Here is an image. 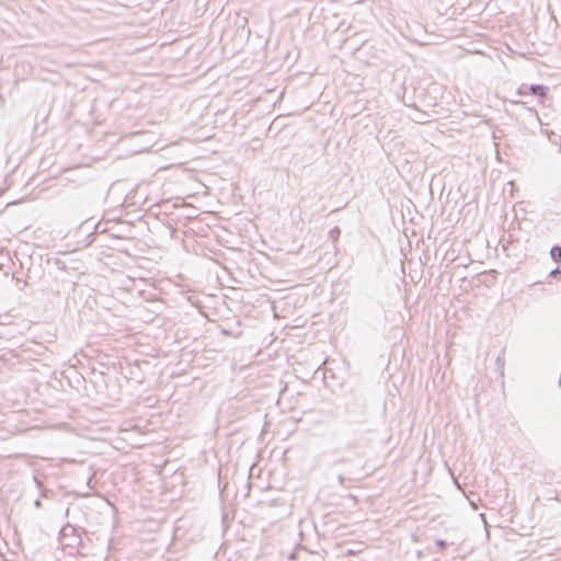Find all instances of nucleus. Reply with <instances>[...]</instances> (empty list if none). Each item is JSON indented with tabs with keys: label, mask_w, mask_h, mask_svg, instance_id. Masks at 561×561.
I'll list each match as a JSON object with an SVG mask.
<instances>
[{
	"label": "nucleus",
	"mask_w": 561,
	"mask_h": 561,
	"mask_svg": "<svg viewBox=\"0 0 561 561\" xmlns=\"http://www.w3.org/2000/svg\"><path fill=\"white\" fill-rule=\"evenodd\" d=\"M550 253L554 261L561 263V247H553Z\"/></svg>",
	"instance_id": "2"
},
{
	"label": "nucleus",
	"mask_w": 561,
	"mask_h": 561,
	"mask_svg": "<svg viewBox=\"0 0 561 561\" xmlns=\"http://www.w3.org/2000/svg\"><path fill=\"white\" fill-rule=\"evenodd\" d=\"M531 93L543 98L546 95V88L542 85H533L530 88Z\"/></svg>",
	"instance_id": "1"
}]
</instances>
